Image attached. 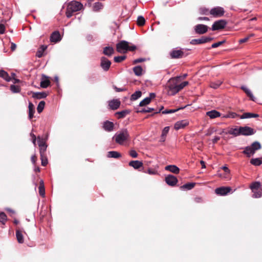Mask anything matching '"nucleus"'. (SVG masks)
<instances>
[{"instance_id":"nucleus-34","label":"nucleus","mask_w":262,"mask_h":262,"mask_svg":"<svg viewBox=\"0 0 262 262\" xmlns=\"http://www.w3.org/2000/svg\"><path fill=\"white\" fill-rule=\"evenodd\" d=\"M129 112L130 111L129 110H125L121 112H117L116 113V115L118 116L117 117L118 119H120L124 118V117L126 116V115L129 114Z\"/></svg>"},{"instance_id":"nucleus-6","label":"nucleus","mask_w":262,"mask_h":262,"mask_svg":"<svg viewBox=\"0 0 262 262\" xmlns=\"http://www.w3.org/2000/svg\"><path fill=\"white\" fill-rule=\"evenodd\" d=\"M227 25V21L224 19L215 21L212 26L213 31L219 30L224 29Z\"/></svg>"},{"instance_id":"nucleus-9","label":"nucleus","mask_w":262,"mask_h":262,"mask_svg":"<svg viewBox=\"0 0 262 262\" xmlns=\"http://www.w3.org/2000/svg\"><path fill=\"white\" fill-rule=\"evenodd\" d=\"M213 39V38L209 37H202L200 39H193L190 41V43L192 45H198L201 44L206 42H209Z\"/></svg>"},{"instance_id":"nucleus-4","label":"nucleus","mask_w":262,"mask_h":262,"mask_svg":"<svg viewBox=\"0 0 262 262\" xmlns=\"http://www.w3.org/2000/svg\"><path fill=\"white\" fill-rule=\"evenodd\" d=\"M116 49L117 52L121 53H124L127 50H131V47L129 46L128 42L122 40L116 45Z\"/></svg>"},{"instance_id":"nucleus-51","label":"nucleus","mask_w":262,"mask_h":262,"mask_svg":"<svg viewBox=\"0 0 262 262\" xmlns=\"http://www.w3.org/2000/svg\"><path fill=\"white\" fill-rule=\"evenodd\" d=\"M253 194L252 195V198H259L262 196V191H252Z\"/></svg>"},{"instance_id":"nucleus-37","label":"nucleus","mask_w":262,"mask_h":262,"mask_svg":"<svg viewBox=\"0 0 262 262\" xmlns=\"http://www.w3.org/2000/svg\"><path fill=\"white\" fill-rule=\"evenodd\" d=\"M195 185L194 183H186L181 187V189L190 190L192 189Z\"/></svg>"},{"instance_id":"nucleus-46","label":"nucleus","mask_w":262,"mask_h":262,"mask_svg":"<svg viewBox=\"0 0 262 262\" xmlns=\"http://www.w3.org/2000/svg\"><path fill=\"white\" fill-rule=\"evenodd\" d=\"M183 108L184 107H181V108H177V109H167V110H165V111H163L162 114H167L173 113L177 112L179 110L183 109Z\"/></svg>"},{"instance_id":"nucleus-57","label":"nucleus","mask_w":262,"mask_h":262,"mask_svg":"<svg viewBox=\"0 0 262 262\" xmlns=\"http://www.w3.org/2000/svg\"><path fill=\"white\" fill-rule=\"evenodd\" d=\"M113 88L115 90V91L117 92H120L126 91V89L125 88H118L115 85H113Z\"/></svg>"},{"instance_id":"nucleus-21","label":"nucleus","mask_w":262,"mask_h":262,"mask_svg":"<svg viewBox=\"0 0 262 262\" xmlns=\"http://www.w3.org/2000/svg\"><path fill=\"white\" fill-rule=\"evenodd\" d=\"M165 169L175 174L178 173L180 171L179 168L174 165H167L165 167Z\"/></svg>"},{"instance_id":"nucleus-29","label":"nucleus","mask_w":262,"mask_h":262,"mask_svg":"<svg viewBox=\"0 0 262 262\" xmlns=\"http://www.w3.org/2000/svg\"><path fill=\"white\" fill-rule=\"evenodd\" d=\"M241 89L244 91L251 100L254 101V97L250 90L245 86H241Z\"/></svg>"},{"instance_id":"nucleus-62","label":"nucleus","mask_w":262,"mask_h":262,"mask_svg":"<svg viewBox=\"0 0 262 262\" xmlns=\"http://www.w3.org/2000/svg\"><path fill=\"white\" fill-rule=\"evenodd\" d=\"M37 160V157L35 155L32 156L31 160L33 164H35Z\"/></svg>"},{"instance_id":"nucleus-11","label":"nucleus","mask_w":262,"mask_h":262,"mask_svg":"<svg viewBox=\"0 0 262 262\" xmlns=\"http://www.w3.org/2000/svg\"><path fill=\"white\" fill-rule=\"evenodd\" d=\"M208 27L207 26L199 24L194 27V30L196 33L199 34H203L208 31Z\"/></svg>"},{"instance_id":"nucleus-30","label":"nucleus","mask_w":262,"mask_h":262,"mask_svg":"<svg viewBox=\"0 0 262 262\" xmlns=\"http://www.w3.org/2000/svg\"><path fill=\"white\" fill-rule=\"evenodd\" d=\"M255 152V151L250 146L246 147L243 151L244 154L247 155L248 157L253 155Z\"/></svg>"},{"instance_id":"nucleus-56","label":"nucleus","mask_w":262,"mask_h":262,"mask_svg":"<svg viewBox=\"0 0 262 262\" xmlns=\"http://www.w3.org/2000/svg\"><path fill=\"white\" fill-rule=\"evenodd\" d=\"M225 42V40L219 41L216 43H214L211 45V47L212 48H217L221 45H222L224 42Z\"/></svg>"},{"instance_id":"nucleus-18","label":"nucleus","mask_w":262,"mask_h":262,"mask_svg":"<svg viewBox=\"0 0 262 262\" xmlns=\"http://www.w3.org/2000/svg\"><path fill=\"white\" fill-rule=\"evenodd\" d=\"M132 167L141 171L143 169V163L137 160H132Z\"/></svg>"},{"instance_id":"nucleus-33","label":"nucleus","mask_w":262,"mask_h":262,"mask_svg":"<svg viewBox=\"0 0 262 262\" xmlns=\"http://www.w3.org/2000/svg\"><path fill=\"white\" fill-rule=\"evenodd\" d=\"M29 117L31 119L33 117V114L35 112L34 106L32 102L29 103Z\"/></svg>"},{"instance_id":"nucleus-10","label":"nucleus","mask_w":262,"mask_h":262,"mask_svg":"<svg viewBox=\"0 0 262 262\" xmlns=\"http://www.w3.org/2000/svg\"><path fill=\"white\" fill-rule=\"evenodd\" d=\"M170 56L172 59L181 58L184 56V52L181 49H174L170 52Z\"/></svg>"},{"instance_id":"nucleus-17","label":"nucleus","mask_w":262,"mask_h":262,"mask_svg":"<svg viewBox=\"0 0 262 262\" xmlns=\"http://www.w3.org/2000/svg\"><path fill=\"white\" fill-rule=\"evenodd\" d=\"M254 133V132H222V133H224L225 134H229L235 137L240 135L251 136Z\"/></svg>"},{"instance_id":"nucleus-47","label":"nucleus","mask_w":262,"mask_h":262,"mask_svg":"<svg viewBox=\"0 0 262 262\" xmlns=\"http://www.w3.org/2000/svg\"><path fill=\"white\" fill-rule=\"evenodd\" d=\"M142 93L140 91H136L132 94V100H135L141 96Z\"/></svg>"},{"instance_id":"nucleus-61","label":"nucleus","mask_w":262,"mask_h":262,"mask_svg":"<svg viewBox=\"0 0 262 262\" xmlns=\"http://www.w3.org/2000/svg\"><path fill=\"white\" fill-rule=\"evenodd\" d=\"M248 40H249V37H245L244 38H242V39H239L238 42H239V43H243L246 42Z\"/></svg>"},{"instance_id":"nucleus-23","label":"nucleus","mask_w":262,"mask_h":262,"mask_svg":"<svg viewBox=\"0 0 262 262\" xmlns=\"http://www.w3.org/2000/svg\"><path fill=\"white\" fill-rule=\"evenodd\" d=\"M206 115L209 117L211 119H214L220 117L221 116V114L216 110H212L211 111L207 112L206 113Z\"/></svg>"},{"instance_id":"nucleus-64","label":"nucleus","mask_w":262,"mask_h":262,"mask_svg":"<svg viewBox=\"0 0 262 262\" xmlns=\"http://www.w3.org/2000/svg\"><path fill=\"white\" fill-rule=\"evenodd\" d=\"M16 48V45L13 43V42H11V50L12 51H14Z\"/></svg>"},{"instance_id":"nucleus-5","label":"nucleus","mask_w":262,"mask_h":262,"mask_svg":"<svg viewBox=\"0 0 262 262\" xmlns=\"http://www.w3.org/2000/svg\"><path fill=\"white\" fill-rule=\"evenodd\" d=\"M47 138V135L46 136V137L44 138H40L39 136L37 138L38 144L39 147L40 155L46 154V151L47 148V145L46 143Z\"/></svg>"},{"instance_id":"nucleus-20","label":"nucleus","mask_w":262,"mask_h":262,"mask_svg":"<svg viewBox=\"0 0 262 262\" xmlns=\"http://www.w3.org/2000/svg\"><path fill=\"white\" fill-rule=\"evenodd\" d=\"M31 93H32V97L37 99H40L45 98L47 96V94L45 92H31Z\"/></svg>"},{"instance_id":"nucleus-58","label":"nucleus","mask_w":262,"mask_h":262,"mask_svg":"<svg viewBox=\"0 0 262 262\" xmlns=\"http://www.w3.org/2000/svg\"><path fill=\"white\" fill-rule=\"evenodd\" d=\"M146 60L145 58H140L138 59H137L133 61V64H137L139 62H144Z\"/></svg>"},{"instance_id":"nucleus-12","label":"nucleus","mask_w":262,"mask_h":262,"mask_svg":"<svg viewBox=\"0 0 262 262\" xmlns=\"http://www.w3.org/2000/svg\"><path fill=\"white\" fill-rule=\"evenodd\" d=\"M231 190L229 187H221L217 188L215 190V193L220 195H225L227 194Z\"/></svg>"},{"instance_id":"nucleus-36","label":"nucleus","mask_w":262,"mask_h":262,"mask_svg":"<svg viewBox=\"0 0 262 262\" xmlns=\"http://www.w3.org/2000/svg\"><path fill=\"white\" fill-rule=\"evenodd\" d=\"M47 49V46H41L36 53V56L38 58H40L43 55V52Z\"/></svg>"},{"instance_id":"nucleus-38","label":"nucleus","mask_w":262,"mask_h":262,"mask_svg":"<svg viewBox=\"0 0 262 262\" xmlns=\"http://www.w3.org/2000/svg\"><path fill=\"white\" fill-rule=\"evenodd\" d=\"M145 24V19L142 16H139L137 20V24L139 27L143 26Z\"/></svg>"},{"instance_id":"nucleus-8","label":"nucleus","mask_w":262,"mask_h":262,"mask_svg":"<svg viewBox=\"0 0 262 262\" xmlns=\"http://www.w3.org/2000/svg\"><path fill=\"white\" fill-rule=\"evenodd\" d=\"M111 64V61L107 58H106L105 57L103 56L101 57L100 66L103 70V71L105 72L108 71Z\"/></svg>"},{"instance_id":"nucleus-60","label":"nucleus","mask_w":262,"mask_h":262,"mask_svg":"<svg viewBox=\"0 0 262 262\" xmlns=\"http://www.w3.org/2000/svg\"><path fill=\"white\" fill-rule=\"evenodd\" d=\"M167 132H162V134L161 135V139H160L161 142H164L165 141V137L167 135Z\"/></svg>"},{"instance_id":"nucleus-53","label":"nucleus","mask_w":262,"mask_h":262,"mask_svg":"<svg viewBox=\"0 0 262 262\" xmlns=\"http://www.w3.org/2000/svg\"><path fill=\"white\" fill-rule=\"evenodd\" d=\"M199 12L201 14L207 15L209 13V11L208 9L202 7L199 9Z\"/></svg>"},{"instance_id":"nucleus-49","label":"nucleus","mask_w":262,"mask_h":262,"mask_svg":"<svg viewBox=\"0 0 262 262\" xmlns=\"http://www.w3.org/2000/svg\"><path fill=\"white\" fill-rule=\"evenodd\" d=\"M232 131H253V129L250 127L245 126L240 127L238 130H237L236 128H235Z\"/></svg>"},{"instance_id":"nucleus-7","label":"nucleus","mask_w":262,"mask_h":262,"mask_svg":"<svg viewBox=\"0 0 262 262\" xmlns=\"http://www.w3.org/2000/svg\"><path fill=\"white\" fill-rule=\"evenodd\" d=\"M209 13L214 17H221L224 15L225 11L222 7H216L211 9Z\"/></svg>"},{"instance_id":"nucleus-54","label":"nucleus","mask_w":262,"mask_h":262,"mask_svg":"<svg viewBox=\"0 0 262 262\" xmlns=\"http://www.w3.org/2000/svg\"><path fill=\"white\" fill-rule=\"evenodd\" d=\"M2 23L0 24V34H2L5 33V27L3 24V23H6V20H2L1 21Z\"/></svg>"},{"instance_id":"nucleus-26","label":"nucleus","mask_w":262,"mask_h":262,"mask_svg":"<svg viewBox=\"0 0 262 262\" xmlns=\"http://www.w3.org/2000/svg\"><path fill=\"white\" fill-rule=\"evenodd\" d=\"M107 157L110 158L118 159L121 157V154L116 151H110L107 152Z\"/></svg>"},{"instance_id":"nucleus-3","label":"nucleus","mask_w":262,"mask_h":262,"mask_svg":"<svg viewBox=\"0 0 262 262\" xmlns=\"http://www.w3.org/2000/svg\"><path fill=\"white\" fill-rule=\"evenodd\" d=\"M129 135L127 132H120L116 134L113 139L116 143L119 144H123L128 138Z\"/></svg>"},{"instance_id":"nucleus-22","label":"nucleus","mask_w":262,"mask_h":262,"mask_svg":"<svg viewBox=\"0 0 262 262\" xmlns=\"http://www.w3.org/2000/svg\"><path fill=\"white\" fill-rule=\"evenodd\" d=\"M114 123L109 121L104 122L103 124V128L107 131H112L114 129Z\"/></svg>"},{"instance_id":"nucleus-52","label":"nucleus","mask_w":262,"mask_h":262,"mask_svg":"<svg viewBox=\"0 0 262 262\" xmlns=\"http://www.w3.org/2000/svg\"><path fill=\"white\" fill-rule=\"evenodd\" d=\"M126 58L125 56H119L114 57V60L116 62H121Z\"/></svg>"},{"instance_id":"nucleus-1","label":"nucleus","mask_w":262,"mask_h":262,"mask_svg":"<svg viewBox=\"0 0 262 262\" xmlns=\"http://www.w3.org/2000/svg\"><path fill=\"white\" fill-rule=\"evenodd\" d=\"M180 82V77L170 78L167 82L166 89L169 95L173 96L188 84V81Z\"/></svg>"},{"instance_id":"nucleus-19","label":"nucleus","mask_w":262,"mask_h":262,"mask_svg":"<svg viewBox=\"0 0 262 262\" xmlns=\"http://www.w3.org/2000/svg\"><path fill=\"white\" fill-rule=\"evenodd\" d=\"M52 42H56L60 40L61 37L60 33L58 31H54L52 33L50 37Z\"/></svg>"},{"instance_id":"nucleus-39","label":"nucleus","mask_w":262,"mask_h":262,"mask_svg":"<svg viewBox=\"0 0 262 262\" xmlns=\"http://www.w3.org/2000/svg\"><path fill=\"white\" fill-rule=\"evenodd\" d=\"M261 186L260 183L259 182H255L253 183L251 186L250 188L252 191H255L259 189Z\"/></svg>"},{"instance_id":"nucleus-44","label":"nucleus","mask_w":262,"mask_h":262,"mask_svg":"<svg viewBox=\"0 0 262 262\" xmlns=\"http://www.w3.org/2000/svg\"><path fill=\"white\" fill-rule=\"evenodd\" d=\"M45 105V102L44 101H40L37 107L38 113H40L42 112Z\"/></svg>"},{"instance_id":"nucleus-16","label":"nucleus","mask_w":262,"mask_h":262,"mask_svg":"<svg viewBox=\"0 0 262 262\" xmlns=\"http://www.w3.org/2000/svg\"><path fill=\"white\" fill-rule=\"evenodd\" d=\"M51 82L49 77L45 75H42V78L40 82V86L42 88H47L50 85Z\"/></svg>"},{"instance_id":"nucleus-48","label":"nucleus","mask_w":262,"mask_h":262,"mask_svg":"<svg viewBox=\"0 0 262 262\" xmlns=\"http://www.w3.org/2000/svg\"><path fill=\"white\" fill-rule=\"evenodd\" d=\"M10 90L13 93H19L20 91V88L18 85H11Z\"/></svg>"},{"instance_id":"nucleus-31","label":"nucleus","mask_w":262,"mask_h":262,"mask_svg":"<svg viewBox=\"0 0 262 262\" xmlns=\"http://www.w3.org/2000/svg\"><path fill=\"white\" fill-rule=\"evenodd\" d=\"M133 70L135 75L138 76H140L142 75L143 69L140 66H135L133 68Z\"/></svg>"},{"instance_id":"nucleus-59","label":"nucleus","mask_w":262,"mask_h":262,"mask_svg":"<svg viewBox=\"0 0 262 262\" xmlns=\"http://www.w3.org/2000/svg\"><path fill=\"white\" fill-rule=\"evenodd\" d=\"M238 116V115L235 113H230L227 115V117L234 118Z\"/></svg>"},{"instance_id":"nucleus-50","label":"nucleus","mask_w":262,"mask_h":262,"mask_svg":"<svg viewBox=\"0 0 262 262\" xmlns=\"http://www.w3.org/2000/svg\"><path fill=\"white\" fill-rule=\"evenodd\" d=\"M7 217L6 215L4 212L0 213V222H1L3 224H5Z\"/></svg>"},{"instance_id":"nucleus-40","label":"nucleus","mask_w":262,"mask_h":262,"mask_svg":"<svg viewBox=\"0 0 262 262\" xmlns=\"http://www.w3.org/2000/svg\"><path fill=\"white\" fill-rule=\"evenodd\" d=\"M222 82H223L221 80H217L214 82H211L210 84V86L211 88L216 89L221 85Z\"/></svg>"},{"instance_id":"nucleus-13","label":"nucleus","mask_w":262,"mask_h":262,"mask_svg":"<svg viewBox=\"0 0 262 262\" xmlns=\"http://www.w3.org/2000/svg\"><path fill=\"white\" fill-rule=\"evenodd\" d=\"M165 182L168 185L173 186L178 182V179L175 176L169 174L165 177Z\"/></svg>"},{"instance_id":"nucleus-55","label":"nucleus","mask_w":262,"mask_h":262,"mask_svg":"<svg viewBox=\"0 0 262 262\" xmlns=\"http://www.w3.org/2000/svg\"><path fill=\"white\" fill-rule=\"evenodd\" d=\"M155 110L154 108H149L148 107L147 109L145 108H142L141 110L137 111V112L140 113H150L152 111H155Z\"/></svg>"},{"instance_id":"nucleus-15","label":"nucleus","mask_w":262,"mask_h":262,"mask_svg":"<svg viewBox=\"0 0 262 262\" xmlns=\"http://www.w3.org/2000/svg\"><path fill=\"white\" fill-rule=\"evenodd\" d=\"M188 121L187 120H182L178 121L174 126V128L176 130L185 129V127L188 125Z\"/></svg>"},{"instance_id":"nucleus-41","label":"nucleus","mask_w":262,"mask_h":262,"mask_svg":"<svg viewBox=\"0 0 262 262\" xmlns=\"http://www.w3.org/2000/svg\"><path fill=\"white\" fill-rule=\"evenodd\" d=\"M250 163L253 165L259 166L262 164V161L259 158H254L251 160Z\"/></svg>"},{"instance_id":"nucleus-35","label":"nucleus","mask_w":262,"mask_h":262,"mask_svg":"<svg viewBox=\"0 0 262 262\" xmlns=\"http://www.w3.org/2000/svg\"><path fill=\"white\" fill-rule=\"evenodd\" d=\"M103 7V5L101 3L97 2L95 3L93 7V10L94 11L98 12L101 10Z\"/></svg>"},{"instance_id":"nucleus-25","label":"nucleus","mask_w":262,"mask_h":262,"mask_svg":"<svg viewBox=\"0 0 262 262\" xmlns=\"http://www.w3.org/2000/svg\"><path fill=\"white\" fill-rule=\"evenodd\" d=\"M259 115L257 114L252 113H244L243 115L240 116L241 119H248L251 118H256L258 117Z\"/></svg>"},{"instance_id":"nucleus-2","label":"nucleus","mask_w":262,"mask_h":262,"mask_svg":"<svg viewBox=\"0 0 262 262\" xmlns=\"http://www.w3.org/2000/svg\"><path fill=\"white\" fill-rule=\"evenodd\" d=\"M83 5L78 2L72 1L69 3L67 10L66 16L67 17L70 18L72 15L73 13L77 12L82 9Z\"/></svg>"},{"instance_id":"nucleus-43","label":"nucleus","mask_w":262,"mask_h":262,"mask_svg":"<svg viewBox=\"0 0 262 262\" xmlns=\"http://www.w3.org/2000/svg\"><path fill=\"white\" fill-rule=\"evenodd\" d=\"M255 151L258 150L261 148V145L259 142L255 141L253 142L250 146Z\"/></svg>"},{"instance_id":"nucleus-27","label":"nucleus","mask_w":262,"mask_h":262,"mask_svg":"<svg viewBox=\"0 0 262 262\" xmlns=\"http://www.w3.org/2000/svg\"><path fill=\"white\" fill-rule=\"evenodd\" d=\"M22 233H23V231L19 229H17L16 231V238H17V242L20 244H22L24 242V236H23Z\"/></svg>"},{"instance_id":"nucleus-24","label":"nucleus","mask_w":262,"mask_h":262,"mask_svg":"<svg viewBox=\"0 0 262 262\" xmlns=\"http://www.w3.org/2000/svg\"><path fill=\"white\" fill-rule=\"evenodd\" d=\"M103 53L107 56H111L114 53V49L112 47H105L103 48Z\"/></svg>"},{"instance_id":"nucleus-42","label":"nucleus","mask_w":262,"mask_h":262,"mask_svg":"<svg viewBox=\"0 0 262 262\" xmlns=\"http://www.w3.org/2000/svg\"><path fill=\"white\" fill-rule=\"evenodd\" d=\"M150 101L151 97H146L140 102L139 106H143L146 105L150 103Z\"/></svg>"},{"instance_id":"nucleus-63","label":"nucleus","mask_w":262,"mask_h":262,"mask_svg":"<svg viewBox=\"0 0 262 262\" xmlns=\"http://www.w3.org/2000/svg\"><path fill=\"white\" fill-rule=\"evenodd\" d=\"M147 173L149 174H156L157 173V172L155 171V170H153L151 169H148V170H147Z\"/></svg>"},{"instance_id":"nucleus-32","label":"nucleus","mask_w":262,"mask_h":262,"mask_svg":"<svg viewBox=\"0 0 262 262\" xmlns=\"http://www.w3.org/2000/svg\"><path fill=\"white\" fill-rule=\"evenodd\" d=\"M39 194L43 197L45 195V189L44 186V183L43 180H41L39 183Z\"/></svg>"},{"instance_id":"nucleus-45","label":"nucleus","mask_w":262,"mask_h":262,"mask_svg":"<svg viewBox=\"0 0 262 262\" xmlns=\"http://www.w3.org/2000/svg\"><path fill=\"white\" fill-rule=\"evenodd\" d=\"M40 156V159L41 161V165L45 166L48 164V159L46 156V154H43Z\"/></svg>"},{"instance_id":"nucleus-14","label":"nucleus","mask_w":262,"mask_h":262,"mask_svg":"<svg viewBox=\"0 0 262 262\" xmlns=\"http://www.w3.org/2000/svg\"><path fill=\"white\" fill-rule=\"evenodd\" d=\"M121 102L119 99H113L108 101V106L110 109L115 110L118 108Z\"/></svg>"},{"instance_id":"nucleus-28","label":"nucleus","mask_w":262,"mask_h":262,"mask_svg":"<svg viewBox=\"0 0 262 262\" xmlns=\"http://www.w3.org/2000/svg\"><path fill=\"white\" fill-rule=\"evenodd\" d=\"M0 77H2L7 81L11 80V77L9 75L8 73L3 70H0Z\"/></svg>"}]
</instances>
